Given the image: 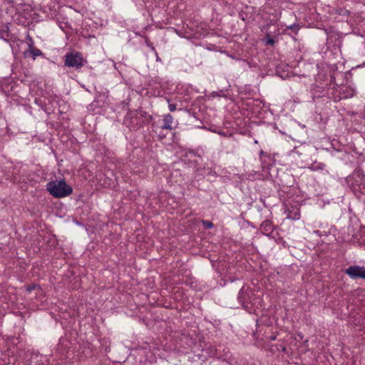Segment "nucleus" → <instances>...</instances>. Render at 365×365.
Returning a JSON list of instances; mask_svg holds the SVG:
<instances>
[{"mask_svg":"<svg viewBox=\"0 0 365 365\" xmlns=\"http://www.w3.org/2000/svg\"><path fill=\"white\" fill-rule=\"evenodd\" d=\"M286 217L288 219L297 220L300 218L299 208L297 207H292V209H287L285 211Z\"/></svg>","mask_w":365,"mask_h":365,"instance_id":"5","label":"nucleus"},{"mask_svg":"<svg viewBox=\"0 0 365 365\" xmlns=\"http://www.w3.org/2000/svg\"><path fill=\"white\" fill-rule=\"evenodd\" d=\"M354 95V91L346 86H338L333 92V99L334 101H339L344 98H351Z\"/></svg>","mask_w":365,"mask_h":365,"instance_id":"3","label":"nucleus"},{"mask_svg":"<svg viewBox=\"0 0 365 365\" xmlns=\"http://www.w3.org/2000/svg\"><path fill=\"white\" fill-rule=\"evenodd\" d=\"M66 66L79 69L83 66V58L79 52L69 53L65 56Z\"/></svg>","mask_w":365,"mask_h":365,"instance_id":"2","label":"nucleus"},{"mask_svg":"<svg viewBox=\"0 0 365 365\" xmlns=\"http://www.w3.org/2000/svg\"><path fill=\"white\" fill-rule=\"evenodd\" d=\"M359 117L362 119H365V106L364 109L360 111Z\"/></svg>","mask_w":365,"mask_h":365,"instance_id":"12","label":"nucleus"},{"mask_svg":"<svg viewBox=\"0 0 365 365\" xmlns=\"http://www.w3.org/2000/svg\"><path fill=\"white\" fill-rule=\"evenodd\" d=\"M269 43H271V44H272V43H274V41H273L272 39H269Z\"/></svg>","mask_w":365,"mask_h":365,"instance_id":"15","label":"nucleus"},{"mask_svg":"<svg viewBox=\"0 0 365 365\" xmlns=\"http://www.w3.org/2000/svg\"><path fill=\"white\" fill-rule=\"evenodd\" d=\"M345 273L352 279H365L364 267H360L359 265L350 266L347 269H346Z\"/></svg>","mask_w":365,"mask_h":365,"instance_id":"4","label":"nucleus"},{"mask_svg":"<svg viewBox=\"0 0 365 365\" xmlns=\"http://www.w3.org/2000/svg\"><path fill=\"white\" fill-rule=\"evenodd\" d=\"M260 229L263 232H272L273 230L272 222L269 220L262 222L260 225Z\"/></svg>","mask_w":365,"mask_h":365,"instance_id":"8","label":"nucleus"},{"mask_svg":"<svg viewBox=\"0 0 365 365\" xmlns=\"http://www.w3.org/2000/svg\"><path fill=\"white\" fill-rule=\"evenodd\" d=\"M148 46H149V47H150V48H151L152 51H153L155 53V54H157L156 50L155 49V48H154V46L152 45V43H149V44H148Z\"/></svg>","mask_w":365,"mask_h":365,"instance_id":"13","label":"nucleus"},{"mask_svg":"<svg viewBox=\"0 0 365 365\" xmlns=\"http://www.w3.org/2000/svg\"><path fill=\"white\" fill-rule=\"evenodd\" d=\"M163 124L162 125L163 129H166L171 130L174 128L173 126V123L174 122V118L170 114H166L163 116Z\"/></svg>","mask_w":365,"mask_h":365,"instance_id":"6","label":"nucleus"},{"mask_svg":"<svg viewBox=\"0 0 365 365\" xmlns=\"http://www.w3.org/2000/svg\"><path fill=\"white\" fill-rule=\"evenodd\" d=\"M314 233H315V234H317V235H319V230H315V231H314Z\"/></svg>","mask_w":365,"mask_h":365,"instance_id":"16","label":"nucleus"},{"mask_svg":"<svg viewBox=\"0 0 365 365\" xmlns=\"http://www.w3.org/2000/svg\"><path fill=\"white\" fill-rule=\"evenodd\" d=\"M46 190L52 196L58 198L68 196L73 192L72 187L64 180H54L48 182Z\"/></svg>","mask_w":365,"mask_h":365,"instance_id":"1","label":"nucleus"},{"mask_svg":"<svg viewBox=\"0 0 365 365\" xmlns=\"http://www.w3.org/2000/svg\"><path fill=\"white\" fill-rule=\"evenodd\" d=\"M34 288V287H30V286H29V287H27L26 289H27L29 292H30V291H31Z\"/></svg>","mask_w":365,"mask_h":365,"instance_id":"14","label":"nucleus"},{"mask_svg":"<svg viewBox=\"0 0 365 365\" xmlns=\"http://www.w3.org/2000/svg\"><path fill=\"white\" fill-rule=\"evenodd\" d=\"M42 54L43 53L41 51L37 48H35L34 46L28 48L24 52V56L25 58L32 56L34 60H35L37 56H41Z\"/></svg>","mask_w":365,"mask_h":365,"instance_id":"7","label":"nucleus"},{"mask_svg":"<svg viewBox=\"0 0 365 365\" xmlns=\"http://www.w3.org/2000/svg\"><path fill=\"white\" fill-rule=\"evenodd\" d=\"M26 43L28 44L29 48L34 46L33 38L29 35H27L26 36Z\"/></svg>","mask_w":365,"mask_h":365,"instance_id":"9","label":"nucleus"},{"mask_svg":"<svg viewBox=\"0 0 365 365\" xmlns=\"http://www.w3.org/2000/svg\"><path fill=\"white\" fill-rule=\"evenodd\" d=\"M202 224H203L204 227L207 229H210V228L213 227V224L210 221H207V220L202 221Z\"/></svg>","mask_w":365,"mask_h":365,"instance_id":"10","label":"nucleus"},{"mask_svg":"<svg viewBox=\"0 0 365 365\" xmlns=\"http://www.w3.org/2000/svg\"><path fill=\"white\" fill-rule=\"evenodd\" d=\"M168 102L169 110L171 112L175 111L176 110V104L170 103V101L169 99H168Z\"/></svg>","mask_w":365,"mask_h":365,"instance_id":"11","label":"nucleus"}]
</instances>
